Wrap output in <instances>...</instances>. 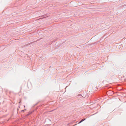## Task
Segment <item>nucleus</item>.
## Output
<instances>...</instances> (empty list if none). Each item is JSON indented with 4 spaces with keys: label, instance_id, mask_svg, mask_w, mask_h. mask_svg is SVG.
Returning a JSON list of instances; mask_svg holds the SVG:
<instances>
[{
    "label": "nucleus",
    "instance_id": "obj_1",
    "mask_svg": "<svg viewBox=\"0 0 126 126\" xmlns=\"http://www.w3.org/2000/svg\"><path fill=\"white\" fill-rule=\"evenodd\" d=\"M80 96L82 97H83L84 98H86V97H87V96H86V95H83V96Z\"/></svg>",
    "mask_w": 126,
    "mask_h": 126
},
{
    "label": "nucleus",
    "instance_id": "obj_2",
    "mask_svg": "<svg viewBox=\"0 0 126 126\" xmlns=\"http://www.w3.org/2000/svg\"><path fill=\"white\" fill-rule=\"evenodd\" d=\"M85 119H82L81 120V121H82H82H84V120H85Z\"/></svg>",
    "mask_w": 126,
    "mask_h": 126
},
{
    "label": "nucleus",
    "instance_id": "obj_3",
    "mask_svg": "<svg viewBox=\"0 0 126 126\" xmlns=\"http://www.w3.org/2000/svg\"><path fill=\"white\" fill-rule=\"evenodd\" d=\"M82 122L81 121V120L80 121L79 123V124L80 123H81V122Z\"/></svg>",
    "mask_w": 126,
    "mask_h": 126
},
{
    "label": "nucleus",
    "instance_id": "obj_4",
    "mask_svg": "<svg viewBox=\"0 0 126 126\" xmlns=\"http://www.w3.org/2000/svg\"><path fill=\"white\" fill-rule=\"evenodd\" d=\"M108 93H109V92H107V94H109Z\"/></svg>",
    "mask_w": 126,
    "mask_h": 126
},
{
    "label": "nucleus",
    "instance_id": "obj_5",
    "mask_svg": "<svg viewBox=\"0 0 126 126\" xmlns=\"http://www.w3.org/2000/svg\"><path fill=\"white\" fill-rule=\"evenodd\" d=\"M28 45H29V44H28Z\"/></svg>",
    "mask_w": 126,
    "mask_h": 126
}]
</instances>
